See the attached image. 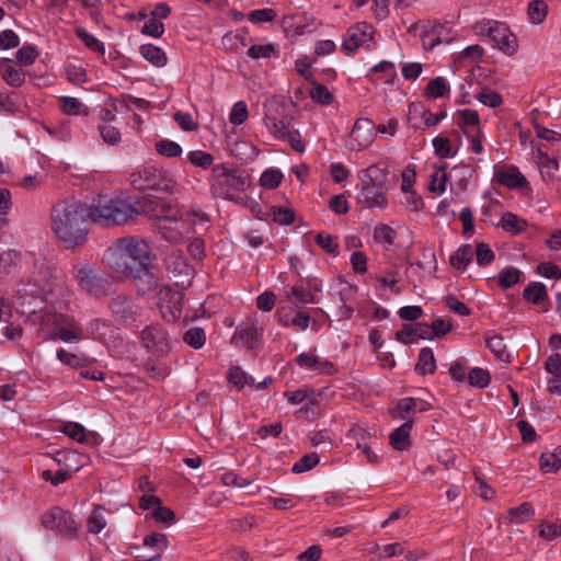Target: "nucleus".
Here are the masks:
<instances>
[{
    "label": "nucleus",
    "mask_w": 561,
    "mask_h": 561,
    "mask_svg": "<svg viewBox=\"0 0 561 561\" xmlns=\"http://www.w3.org/2000/svg\"><path fill=\"white\" fill-rule=\"evenodd\" d=\"M433 147L435 149V153L440 158H449L453 156L450 141L446 137H435L433 139Z\"/></svg>",
    "instance_id": "nucleus-64"
},
{
    "label": "nucleus",
    "mask_w": 561,
    "mask_h": 561,
    "mask_svg": "<svg viewBox=\"0 0 561 561\" xmlns=\"http://www.w3.org/2000/svg\"><path fill=\"white\" fill-rule=\"evenodd\" d=\"M381 75L377 79H383L386 83H391L397 78V70L393 62L388 60H382L379 64L375 65L370 71L369 76Z\"/></svg>",
    "instance_id": "nucleus-30"
},
{
    "label": "nucleus",
    "mask_w": 561,
    "mask_h": 561,
    "mask_svg": "<svg viewBox=\"0 0 561 561\" xmlns=\"http://www.w3.org/2000/svg\"><path fill=\"white\" fill-rule=\"evenodd\" d=\"M229 381L238 389H242L245 385H252L254 378L243 371L240 367H233L229 373Z\"/></svg>",
    "instance_id": "nucleus-49"
},
{
    "label": "nucleus",
    "mask_w": 561,
    "mask_h": 561,
    "mask_svg": "<svg viewBox=\"0 0 561 561\" xmlns=\"http://www.w3.org/2000/svg\"><path fill=\"white\" fill-rule=\"evenodd\" d=\"M448 85L444 78L437 77L431 80L426 87V95L433 99L442 98L448 92Z\"/></svg>",
    "instance_id": "nucleus-51"
},
{
    "label": "nucleus",
    "mask_w": 561,
    "mask_h": 561,
    "mask_svg": "<svg viewBox=\"0 0 561 561\" xmlns=\"http://www.w3.org/2000/svg\"><path fill=\"white\" fill-rule=\"evenodd\" d=\"M396 232L387 225H378L374 229V238L377 242L391 245L394 241Z\"/></svg>",
    "instance_id": "nucleus-56"
},
{
    "label": "nucleus",
    "mask_w": 561,
    "mask_h": 561,
    "mask_svg": "<svg viewBox=\"0 0 561 561\" xmlns=\"http://www.w3.org/2000/svg\"><path fill=\"white\" fill-rule=\"evenodd\" d=\"M447 173L445 168L436 169L431 174L428 190L434 193L443 194L446 191Z\"/></svg>",
    "instance_id": "nucleus-43"
},
{
    "label": "nucleus",
    "mask_w": 561,
    "mask_h": 561,
    "mask_svg": "<svg viewBox=\"0 0 561 561\" xmlns=\"http://www.w3.org/2000/svg\"><path fill=\"white\" fill-rule=\"evenodd\" d=\"M486 345L490 351L502 362H510L511 354L508 353L504 340L500 335H493L486 340Z\"/></svg>",
    "instance_id": "nucleus-34"
},
{
    "label": "nucleus",
    "mask_w": 561,
    "mask_h": 561,
    "mask_svg": "<svg viewBox=\"0 0 561 561\" xmlns=\"http://www.w3.org/2000/svg\"><path fill=\"white\" fill-rule=\"evenodd\" d=\"M412 426L409 423H403L398 428H396L389 435V444L397 451H407L411 447V433Z\"/></svg>",
    "instance_id": "nucleus-23"
},
{
    "label": "nucleus",
    "mask_w": 561,
    "mask_h": 561,
    "mask_svg": "<svg viewBox=\"0 0 561 561\" xmlns=\"http://www.w3.org/2000/svg\"><path fill=\"white\" fill-rule=\"evenodd\" d=\"M183 340L193 348L198 350L205 344L206 334L203 329L194 327L185 332Z\"/></svg>",
    "instance_id": "nucleus-45"
},
{
    "label": "nucleus",
    "mask_w": 561,
    "mask_h": 561,
    "mask_svg": "<svg viewBox=\"0 0 561 561\" xmlns=\"http://www.w3.org/2000/svg\"><path fill=\"white\" fill-rule=\"evenodd\" d=\"M249 184L244 172L229 169L226 164H217L211 169L210 187L216 196L232 199L236 192L244 191Z\"/></svg>",
    "instance_id": "nucleus-7"
},
{
    "label": "nucleus",
    "mask_w": 561,
    "mask_h": 561,
    "mask_svg": "<svg viewBox=\"0 0 561 561\" xmlns=\"http://www.w3.org/2000/svg\"><path fill=\"white\" fill-rule=\"evenodd\" d=\"M310 96L313 101L324 105H329L333 100V96L328 90V88L322 84H316L314 87H312V89L310 90Z\"/></svg>",
    "instance_id": "nucleus-62"
},
{
    "label": "nucleus",
    "mask_w": 561,
    "mask_h": 561,
    "mask_svg": "<svg viewBox=\"0 0 561 561\" xmlns=\"http://www.w3.org/2000/svg\"><path fill=\"white\" fill-rule=\"evenodd\" d=\"M430 409L431 405L427 402L408 397L399 400L390 410V414L392 419L404 421V423L413 426L415 414L426 412Z\"/></svg>",
    "instance_id": "nucleus-17"
},
{
    "label": "nucleus",
    "mask_w": 561,
    "mask_h": 561,
    "mask_svg": "<svg viewBox=\"0 0 561 561\" xmlns=\"http://www.w3.org/2000/svg\"><path fill=\"white\" fill-rule=\"evenodd\" d=\"M472 254V248L463 245L450 256V264L456 268L462 270L470 263Z\"/></svg>",
    "instance_id": "nucleus-42"
},
{
    "label": "nucleus",
    "mask_w": 561,
    "mask_h": 561,
    "mask_svg": "<svg viewBox=\"0 0 561 561\" xmlns=\"http://www.w3.org/2000/svg\"><path fill=\"white\" fill-rule=\"evenodd\" d=\"M106 526V519L104 516L103 507H94L87 520L88 531L91 534H99Z\"/></svg>",
    "instance_id": "nucleus-35"
},
{
    "label": "nucleus",
    "mask_w": 561,
    "mask_h": 561,
    "mask_svg": "<svg viewBox=\"0 0 561 561\" xmlns=\"http://www.w3.org/2000/svg\"><path fill=\"white\" fill-rule=\"evenodd\" d=\"M139 336L146 351L154 357H163L172 348L170 334L160 323L145 327Z\"/></svg>",
    "instance_id": "nucleus-12"
},
{
    "label": "nucleus",
    "mask_w": 561,
    "mask_h": 561,
    "mask_svg": "<svg viewBox=\"0 0 561 561\" xmlns=\"http://www.w3.org/2000/svg\"><path fill=\"white\" fill-rule=\"evenodd\" d=\"M275 54L273 44L252 45L248 50V56L252 59L270 58Z\"/></svg>",
    "instance_id": "nucleus-59"
},
{
    "label": "nucleus",
    "mask_w": 561,
    "mask_h": 561,
    "mask_svg": "<svg viewBox=\"0 0 561 561\" xmlns=\"http://www.w3.org/2000/svg\"><path fill=\"white\" fill-rule=\"evenodd\" d=\"M188 161L198 168L204 170L210 168L214 162V157L203 150H192L187 153Z\"/></svg>",
    "instance_id": "nucleus-47"
},
{
    "label": "nucleus",
    "mask_w": 561,
    "mask_h": 561,
    "mask_svg": "<svg viewBox=\"0 0 561 561\" xmlns=\"http://www.w3.org/2000/svg\"><path fill=\"white\" fill-rule=\"evenodd\" d=\"M473 31L479 36L489 37L495 47L507 56H513L518 50L517 37L503 22L481 21L474 25Z\"/></svg>",
    "instance_id": "nucleus-9"
},
{
    "label": "nucleus",
    "mask_w": 561,
    "mask_h": 561,
    "mask_svg": "<svg viewBox=\"0 0 561 561\" xmlns=\"http://www.w3.org/2000/svg\"><path fill=\"white\" fill-rule=\"evenodd\" d=\"M41 522L44 528L53 530L57 536L66 539L76 538L79 530V525L72 514L58 506L45 512Z\"/></svg>",
    "instance_id": "nucleus-11"
},
{
    "label": "nucleus",
    "mask_w": 561,
    "mask_h": 561,
    "mask_svg": "<svg viewBox=\"0 0 561 561\" xmlns=\"http://www.w3.org/2000/svg\"><path fill=\"white\" fill-rule=\"evenodd\" d=\"M78 37L85 44L88 48L95 53L104 54V45L94 35L88 33L84 28L77 30Z\"/></svg>",
    "instance_id": "nucleus-54"
},
{
    "label": "nucleus",
    "mask_w": 561,
    "mask_h": 561,
    "mask_svg": "<svg viewBox=\"0 0 561 561\" xmlns=\"http://www.w3.org/2000/svg\"><path fill=\"white\" fill-rule=\"evenodd\" d=\"M130 184L139 191L152 190L169 194L179 192L178 182L154 165H146L130 174Z\"/></svg>",
    "instance_id": "nucleus-8"
},
{
    "label": "nucleus",
    "mask_w": 561,
    "mask_h": 561,
    "mask_svg": "<svg viewBox=\"0 0 561 561\" xmlns=\"http://www.w3.org/2000/svg\"><path fill=\"white\" fill-rule=\"evenodd\" d=\"M465 135L469 140V149L477 154L481 153L483 151L481 128H476V130L465 129Z\"/></svg>",
    "instance_id": "nucleus-57"
},
{
    "label": "nucleus",
    "mask_w": 561,
    "mask_h": 561,
    "mask_svg": "<svg viewBox=\"0 0 561 561\" xmlns=\"http://www.w3.org/2000/svg\"><path fill=\"white\" fill-rule=\"evenodd\" d=\"M44 340L60 339L64 342H78L87 337L80 323L72 317L59 312H45L36 317Z\"/></svg>",
    "instance_id": "nucleus-5"
},
{
    "label": "nucleus",
    "mask_w": 561,
    "mask_h": 561,
    "mask_svg": "<svg viewBox=\"0 0 561 561\" xmlns=\"http://www.w3.org/2000/svg\"><path fill=\"white\" fill-rule=\"evenodd\" d=\"M60 432L78 443L87 440V430L79 423L68 422L61 426Z\"/></svg>",
    "instance_id": "nucleus-44"
},
{
    "label": "nucleus",
    "mask_w": 561,
    "mask_h": 561,
    "mask_svg": "<svg viewBox=\"0 0 561 561\" xmlns=\"http://www.w3.org/2000/svg\"><path fill=\"white\" fill-rule=\"evenodd\" d=\"M262 334L263 328L259 325L256 319L249 318L237 327L231 342L234 344L241 343L247 348L255 351L261 346Z\"/></svg>",
    "instance_id": "nucleus-16"
},
{
    "label": "nucleus",
    "mask_w": 561,
    "mask_h": 561,
    "mask_svg": "<svg viewBox=\"0 0 561 561\" xmlns=\"http://www.w3.org/2000/svg\"><path fill=\"white\" fill-rule=\"evenodd\" d=\"M249 116L248 106L243 101L236 102L232 105V108L229 114V122L232 125H241L243 124Z\"/></svg>",
    "instance_id": "nucleus-48"
},
{
    "label": "nucleus",
    "mask_w": 561,
    "mask_h": 561,
    "mask_svg": "<svg viewBox=\"0 0 561 561\" xmlns=\"http://www.w3.org/2000/svg\"><path fill=\"white\" fill-rule=\"evenodd\" d=\"M139 51L140 55L154 67H164L168 62L165 53L156 45H141Z\"/></svg>",
    "instance_id": "nucleus-25"
},
{
    "label": "nucleus",
    "mask_w": 561,
    "mask_h": 561,
    "mask_svg": "<svg viewBox=\"0 0 561 561\" xmlns=\"http://www.w3.org/2000/svg\"><path fill=\"white\" fill-rule=\"evenodd\" d=\"M467 379L471 387L485 388L491 381V376L486 369L474 367L468 373Z\"/></svg>",
    "instance_id": "nucleus-38"
},
{
    "label": "nucleus",
    "mask_w": 561,
    "mask_h": 561,
    "mask_svg": "<svg viewBox=\"0 0 561 561\" xmlns=\"http://www.w3.org/2000/svg\"><path fill=\"white\" fill-rule=\"evenodd\" d=\"M98 129L102 140L105 144L110 146H116L117 144H119L122 136L117 127L107 123H103L99 125Z\"/></svg>",
    "instance_id": "nucleus-41"
},
{
    "label": "nucleus",
    "mask_w": 561,
    "mask_h": 561,
    "mask_svg": "<svg viewBox=\"0 0 561 561\" xmlns=\"http://www.w3.org/2000/svg\"><path fill=\"white\" fill-rule=\"evenodd\" d=\"M540 469L546 473L556 472L561 467V459L552 453H543L540 457Z\"/></svg>",
    "instance_id": "nucleus-55"
},
{
    "label": "nucleus",
    "mask_w": 561,
    "mask_h": 561,
    "mask_svg": "<svg viewBox=\"0 0 561 561\" xmlns=\"http://www.w3.org/2000/svg\"><path fill=\"white\" fill-rule=\"evenodd\" d=\"M499 183L510 188H517L522 194L530 193L529 183L526 178L515 167H504L496 174Z\"/></svg>",
    "instance_id": "nucleus-18"
},
{
    "label": "nucleus",
    "mask_w": 561,
    "mask_h": 561,
    "mask_svg": "<svg viewBox=\"0 0 561 561\" xmlns=\"http://www.w3.org/2000/svg\"><path fill=\"white\" fill-rule=\"evenodd\" d=\"M522 272L513 266H507L499 273V284L502 288H511L519 283Z\"/></svg>",
    "instance_id": "nucleus-36"
},
{
    "label": "nucleus",
    "mask_w": 561,
    "mask_h": 561,
    "mask_svg": "<svg viewBox=\"0 0 561 561\" xmlns=\"http://www.w3.org/2000/svg\"><path fill=\"white\" fill-rule=\"evenodd\" d=\"M156 151L167 158L180 157L183 152L182 147L172 140L161 139L154 145Z\"/></svg>",
    "instance_id": "nucleus-37"
},
{
    "label": "nucleus",
    "mask_w": 561,
    "mask_h": 561,
    "mask_svg": "<svg viewBox=\"0 0 561 561\" xmlns=\"http://www.w3.org/2000/svg\"><path fill=\"white\" fill-rule=\"evenodd\" d=\"M113 320L119 325H129L141 318L142 308L136 300L126 295L113 297L107 305Z\"/></svg>",
    "instance_id": "nucleus-13"
},
{
    "label": "nucleus",
    "mask_w": 561,
    "mask_h": 561,
    "mask_svg": "<svg viewBox=\"0 0 561 561\" xmlns=\"http://www.w3.org/2000/svg\"><path fill=\"white\" fill-rule=\"evenodd\" d=\"M501 227L513 234H517L525 230L527 227L526 220L519 218L517 215L513 213H505L501 217Z\"/></svg>",
    "instance_id": "nucleus-31"
},
{
    "label": "nucleus",
    "mask_w": 561,
    "mask_h": 561,
    "mask_svg": "<svg viewBox=\"0 0 561 561\" xmlns=\"http://www.w3.org/2000/svg\"><path fill=\"white\" fill-rule=\"evenodd\" d=\"M79 467H76L73 471H78ZM72 476V470L60 469L56 472L50 470L43 471V479L45 481H49L53 485H58L67 480H69Z\"/></svg>",
    "instance_id": "nucleus-52"
},
{
    "label": "nucleus",
    "mask_w": 561,
    "mask_h": 561,
    "mask_svg": "<svg viewBox=\"0 0 561 561\" xmlns=\"http://www.w3.org/2000/svg\"><path fill=\"white\" fill-rule=\"evenodd\" d=\"M103 261L114 273L130 279L139 295L153 291L158 285L154 254L150 244L137 237L116 239L104 252Z\"/></svg>",
    "instance_id": "nucleus-1"
},
{
    "label": "nucleus",
    "mask_w": 561,
    "mask_h": 561,
    "mask_svg": "<svg viewBox=\"0 0 561 561\" xmlns=\"http://www.w3.org/2000/svg\"><path fill=\"white\" fill-rule=\"evenodd\" d=\"M319 462V456L316 453H310L298 459L291 470L295 473H304L311 470Z\"/></svg>",
    "instance_id": "nucleus-50"
},
{
    "label": "nucleus",
    "mask_w": 561,
    "mask_h": 561,
    "mask_svg": "<svg viewBox=\"0 0 561 561\" xmlns=\"http://www.w3.org/2000/svg\"><path fill=\"white\" fill-rule=\"evenodd\" d=\"M61 110L68 115H88L89 111L77 98L62 96Z\"/></svg>",
    "instance_id": "nucleus-40"
},
{
    "label": "nucleus",
    "mask_w": 561,
    "mask_h": 561,
    "mask_svg": "<svg viewBox=\"0 0 561 561\" xmlns=\"http://www.w3.org/2000/svg\"><path fill=\"white\" fill-rule=\"evenodd\" d=\"M547 14V4L543 1H533L528 5V15L534 24H539L543 21Z\"/></svg>",
    "instance_id": "nucleus-53"
},
{
    "label": "nucleus",
    "mask_w": 561,
    "mask_h": 561,
    "mask_svg": "<svg viewBox=\"0 0 561 561\" xmlns=\"http://www.w3.org/2000/svg\"><path fill=\"white\" fill-rule=\"evenodd\" d=\"M72 276L80 289L90 297L101 298L108 294L107 280L84 262H79L73 266Z\"/></svg>",
    "instance_id": "nucleus-10"
},
{
    "label": "nucleus",
    "mask_w": 561,
    "mask_h": 561,
    "mask_svg": "<svg viewBox=\"0 0 561 561\" xmlns=\"http://www.w3.org/2000/svg\"><path fill=\"white\" fill-rule=\"evenodd\" d=\"M57 358L64 365L69 367H84L91 363V359L82 353H70L64 348L57 351Z\"/></svg>",
    "instance_id": "nucleus-29"
},
{
    "label": "nucleus",
    "mask_w": 561,
    "mask_h": 561,
    "mask_svg": "<svg viewBox=\"0 0 561 561\" xmlns=\"http://www.w3.org/2000/svg\"><path fill=\"white\" fill-rule=\"evenodd\" d=\"M141 33L159 38L164 33V25L161 21L150 18L142 26Z\"/></svg>",
    "instance_id": "nucleus-61"
},
{
    "label": "nucleus",
    "mask_w": 561,
    "mask_h": 561,
    "mask_svg": "<svg viewBox=\"0 0 561 561\" xmlns=\"http://www.w3.org/2000/svg\"><path fill=\"white\" fill-rule=\"evenodd\" d=\"M27 283L33 287L30 290L31 294L42 295L45 299L54 300L60 295L67 302H70L73 298V293L68 288L62 271L45 260L34 262Z\"/></svg>",
    "instance_id": "nucleus-4"
},
{
    "label": "nucleus",
    "mask_w": 561,
    "mask_h": 561,
    "mask_svg": "<svg viewBox=\"0 0 561 561\" xmlns=\"http://www.w3.org/2000/svg\"><path fill=\"white\" fill-rule=\"evenodd\" d=\"M374 41V28L366 22L350 27L344 35L342 50L347 55L355 53L359 47L370 49Z\"/></svg>",
    "instance_id": "nucleus-15"
},
{
    "label": "nucleus",
    "mask_w": 561,
    "mask_h": 561,
    "mask_svg": "<svg viewBox=\"0 0 561 561\" xmlns=\"http://www.w3.org/2000/svg\"><path fill=\"white\" fill-rule=\"evenodd\" d=\"M85 331L95 340L106 341L108 336L113 335L115 329L108 320L95 318L87 323Z\"/></svg>",
    "instance_id": "nucleus-22"
},
{
    "label": "nucleus",
    "mask_w": 561,
    "mask_h": 561,
    "mask_svg": "<svg viewBox=\"0 0 561 561\" xmlns=\"http://www.w3.org/2000/svg\"><path fill=\"white\" fill-rule=\"evenodd\" d=\"M87 208L75 199L58 202L50 211L54 233L67 244H81L88 234Z\"/></svg>",
    "instance_id": "nucleus-3"
},
{
    "label": "nucleus",
    "mask_w": 561,
    "mask_h": 561,
    "mask_svg": "<svg viewBox=\"0 0 561 561\" xmlns=\"http://www.w3.org/2000/svg\"><path fill=\"white\" fill-rule=\"evenodd\" d=\"M85 208L88 219L103 227L125 225L141 210L139 202L126 193L98 194Z\"/></svg>",
    "instance_id": "nucleus-2"
},
{
    "label": "nucleus",
    "mask_w": 561,
    "mask_h": 561,
    "mask_svg": "<svg viewBox=\"0 0 561 561\" xmlns=\"http://www.w3.org/2000/svg\"><path fill=\"white\" fill-rule=\"evenodd\" d=\"M478 100L483 104V105H486L489 107H497L502 104V96L493 91V90H490V89H483L479 95H478Z\"/></svg>",
    "instance_id": "nucleus-60"
},
{
    "label": "nucleus",
    "mask_w": 561,
    "mask_h": 561,
    "mask_svg": "<svg viewBox=\"0 0 561 561\" xmlns=\"http://www.w3.org/2000/svg\"><path fill=\"white\" fill-rule=\"evenodd\" d=\"M2 78L3 80L13 88L21 87L25 81V73L12 66V60L9 58L1 59Z\"/></svg>",
    "instance_id": "nucleus-24"
},
{
    "label": "nucleus",
    "mask_w": 561,
    "mask_h": 561,
    "mask_svg": "<svg viewBox=\"0 0 561 561\" xmlns=\"http://www.w3.org/2000/svg\"><path fill=\"white\" fill-rule=\"evenodd\" d=\"M283 179V174L277 169L265 170L260 178V185L267 190L276 188Z\"/></svg>",
    "instance_id": "nucleus-46"
},
{
    "label": "nucleus",
    "mask_w": 561,
    "mask_h": 561,
    "mask_svg": "<svg viewBox=\"0 0 561 561\" xmlns=\"http://www.w3.org/2000/svg\"><path fill=\"white\" fill-rule=\"evenodd\" d=\"M375 136L376 128L374 122L369 118L360 117L356 119L345 146L348 150L360 151L374 142Z\"/></svg>",
    "instance_id": "nucleus-14"
},
{
    "label": "nucleus",
    "mask_w": 561,
    "mask_h": 561,
    "mask_svg": "<svg viewBox=\"0 0 561 561\" xmlns=\"http://www.w3.org/2000/svg\"><path fill=\"white\" fill-rule=\"evenodd\" d=\"M476 257L479 265H489L494 260V252L485 243H479L476 247Z\"/></svg>",
    "instance_id": "nucleus-63"
},
{
    "label": "nucleus",
    "mask_w": 561,
    "mask_h": 561,
    "mask_svg": "<svg viewBox=\"0 0 561 561\" xmlns=\"http://www.w3.org/2000/svg\"><path fill=\"white\" fill-rule=\"evenodd\" d=\"M535 515L533 506L525 502L508 511L510 520L515 524H522L529 520Z\"/></svg>",
    "instance_id": "nucleus-33"
},
{
    "label": "nucleus",
    "mask_w": 561,
    "mask_h": 561,
    "mask_svg": "<svg viewBox=\"0 0 561 561\" xmlns=\"http://www.w3.org/2000/svg\"><path fill=\"white\" fill-rule=\"evenodd\" d=\"M430 325L426 323H412L404 325L396 333V339L404 344H410L417 339L431 340Z\"/></svg>",
    "instance_id": "nucleus-20"
},
{
    "label": "nucleus",
    "mask_w": 561,
    "mask_h": 561,
    "mask_svg": "<svg viewBox=\"0 0 561 561\" xmlns=\"http://www.w3.org/2000/svg\"><path fill=\"white\" fill-rule=\"evenodd\" d=\"M277 104L274 102L265 104L264 123L271 135L276 139L285 140L287 125L277 114Z\"/></svg>",
    "instance_id": "nucleus-19"
},
{
    "label": "nucleus",
    "mask_w": 561,
    "mask_h": 561,
    "mask_svg": "<svg viewBox=\"0 0 561 561\" xmlns=\"http://www.w3.org/2000/svg\"><path fill=\"white\" fill-rule=\"evenodd\" d=\"M142 543L145 547L152 549L154 551L153 554H159V560L169 546L168 537L164 534L159 533L147 535L144 538Z\"/></svg>",
    "instance_id": "nucleus-32"
},
{
    "label": "nucleus",
    "mask_w": 561,
    "mask_h": 561,
    "mask_svg": "<svg viewBox=\"0 0 561 561\" xmlns=\"http://www.w3.org/2000/svg\"><path fill=\"white\" fill-rule=\"evenodd\" d=\"M37 55L38 54L34 46L24 45L16 51L15 57L20 65L30 66L35 61Z\"/></svg>",
    "instance_id": "nucleus-58"
},
{
    "label": "nucleus",
    "mask_w": 561,
    "mask_h": 561,
    "mask_svg": "<svg viewBox=\"0 0 561 561\" xmlns=\"http://www.w3.org/2000/svg\"><path fill=\"white\" fill-rule=\"evenodd\" d=\"M459 116V125L465 129L476 130L480 128V117L477 111L465 108L457 112Z\"/></svg>",
    "instance_id": "nucleus-39"
},
{
    "label": "nucleus",
    "mask_w": 561,
    "mask_h": 561,
    "mask_svg": "<svg viewBox=\"0 0 561 561\" xmlns=\"http://www.w3.org/2000/svg\"><path fill=\"white\" fill-rule=\"evenodd\" d=\"M21 262V254L16 250L8 249L0 251V279L14 274Z\"/></svg>",
    "instance_id": "nucleus-21"
},
{
    "label": "nucleus",
    "mask_w": 561,
    "mask_h": 561,
    "mask_svg": "<svg viewBox=\"0 0 561 561\" xmlns=\"http://www.w3.org/2000/svg\"><path fill=\"white\" fill-rule=\"evenodd\" d=\"M387 172L377 164L358 172L360 191L357 194L358 203L367 208H383L387 206L385 182Z\"/></svg>",
    "instance_id": "nucleus-6"
},
{
    "label": "nucleus",
    "mask_w": 561,
    "mask_h": 561,
    "mask_svg": "<svg viewBox=\"0 0 561 561\" xmlns=\"http://www.w3.org/2000/svg\"><path fill=\"white\" fill-rule=\"evenodd\" d=\"M523 297L528 302L540 305L541 302L548 300V291L542 283L533 282L525 287Z\"/></svg>",
    "instance_id": "nucleus-26"
},
{
    "label": "nucleus",
    "mask_w": 561,
    "mask_h": 561,
    "mask_svg": "<svg viewBox=\"0 0 561 561\" xmlns=\"http://www.w3.org/2000/svg\"><path fill=\"white\" fill-rule=\"evenodd\" d=\"M436 369V359L432 348L424 347L420 351L415 370L420 375L433 374Z\"/></svg>",
    "instance_id": "nucleus-27"
},
{
    "label": "nucleus",
    "mask_w": 561,
    "mask_h": 561,
    "mask_svg": "<svg viewBox=\"0 0 561 561\" xmlns=\"http://www.w3.org/2000/svg\"><path fill=\"white\" fill-rule=\"evenodd\" d=\"M286 294L296 308L304 307L307 304L318 302V299L310 291H307L299 286L289 287Z\"/></svg>",
    "instance_id": "nucleus-28"
}]
</instances>
